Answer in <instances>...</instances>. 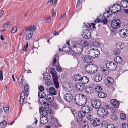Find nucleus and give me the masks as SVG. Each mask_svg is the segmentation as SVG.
<instances>
[{
	"label": "nucleus",
	"instance_id": "1",
	"mask_svg": "<svg viewBox=\"0 0 128 128\" xmlns=\"http://www.w3.org/2000/svg\"><path fill=\"white\" fill-rule=\"evenodd\" d=\"M74 100L76 104L80 106L85 104L87 101L86 97L82 94L76 95L75 97Z\"/></svg>",
	"mask_w": 128,
	"mask_h": 128
},
{
	"label": "nucleus",
	"instance_id": "2",
	"mask_svg": "<svg viewBox=\"0 0 128 128\" xmlns=\"http://www.w3.org/2000/svg\"><path fill=\"white\" fill-rule=\"evenodd\" d=\"M36 29V27L35 26L33 25L30 27L26 28L24 29L25 31V33L28 34L26 36V40H28L32 38L33 34V32H34Z\"/></svg>",
	"mask_w": 128,
	"mask_h": 128
},
{
	"label": "nucleus",
	"instance_id": "3",
	"mask_svg": "<svg viewBox=\"0 0 128 128\" xmlns=\"http://www.w3.org/2000/svg\"><path fill=\"white\" fill-rule=\"evenodd\" d=\"M85 68L86 72L88 73L92 74L96 72L98 70V68L96 65L92 64L89 65H86Z\"/></svg>",
	"mask_w": 128,
	"mask_h": 128
},
{
	"label": "nucleus",
	"instance_id": "4",
	"mask_svg": "<svg viewBox=\"0 0 128 128\" xmlns=\"http://www.w3.org/2000/svg\"><path fill=\"white\" fill-rule=\"evenodd\" d=\"M56 73V72L54 68L51 70L50 73L52 75L53 82L55 87L56 88H59V83L58 81V77Z\"/></svg>",
	"mask_w": 128,
	"mask_h": 128
},
{
	"label": "nucleus",
	"instance_id": "5",
	"mask_svg": "<svg viewBox=\"0 0 128 128\" xmlns=\"http://www.w3.org/2000/svg\"><path fill=\"white\" fill-rule=\"evenodd\" d=\"M98 114L101 117H104L108 115V111L107 110L103 108H100L98 110Z\"/></svg>",
	"mask_w": 128,
	"mask_h": 128
},
{
	"label": "nucleus",
	"instance_id": "6",
	"mask_svg": "<svg viewBox=\"0 0 128 128\" xmlns=\"http://www.w3.org/2000/svg\"><path fill=\"white\" fill-rule=\"evenodd\" d=\"M121 22V21L119 19L113 20L111 22L112 26L114 28H118L122 24Z\"/></svg>",
	"mask_w": 128,
	"mask_h": 128
},
{
	"label": "nucleus",
	"instance_id": "7",
	"mask_svg": "<svg viewBox=\"0 0 128 128\" xmlns=\"http://www.w3.org/2000/svg\"><path fill=\"white\" fill-rule=\"evenodd\" d=\"M121 9V7L120 5L116 4L110 6V10L113 13H116L119 12Z\"/></svg>",
	"mask_w": 128,
	"mask_h": 128
},
{
	"label": "nucleus",
	"instance_id": "8",
	"mask_svg": "<svg viewBox=\"0 0 128 128\" xmlns=\"http://www.w3.org/2000/svg\"><path fill=\"white\" fill-rule=\"evenodd\" d=\"M102 104V103L100 101L98 100H93L91 102L92 106L94 108L96 109H98L99 108Z\"/></svg>",
	"mask_w": 128,
	"mask_h": 128
},
{
	"label": "nucleus",
	"instance_id": "9",
	"mask_svg": "<svg viewBox=\"0 0 128 128\" xmlns=\"http://www.w3.org/2000/svg\"><path fill=\"white\" fill-rule=\"evenodd\" d=\"M28 92H25L24 91H22L20 95V106H22L25 96H28Z\"/></svg>",
	"mask_w": 128,
	"mask_h": 128
},
{
	"label": "nucleus",
	"instance_id": "10",
	"mask_svg": "<svg viewBox=\"0 0 128 128\" xmlns=\"http://www.w3.org/2000/svg\"><path fill=\"white\" fill-rule=\"evenodd\" d=\"M93 58L92 57L89 55H87L84 56L82 58L83 61L85 63L88 64L87 65H89L91 64L93 62L92 58Z\"/></svg>",
	"mask_w": 128,
	"mask_h": 128
},
{
	"label": "nucleus",
	"instance_id": "11",
	"mask_svg": "<svg viewBox=\"0 0 128 128\" xmlns=\"http://www.w3.org/2000/svg\"><path fill=\"white\" fill-rule=\"evenodd\" d=\"M106 66L108 69L111 70H114L117 67L116 64L114 62H108L106 64Z\"/></svg>",
	"mask_w": 128,
	"mask_h": 128
},
{
	"label": "nucleus",
	"instance_id": "12",
	"mask_svg": "<svg viewBox=\"0 0 128 128\" xmlns=\"http://www.w3.org/2000/svg\"><path fill=\"white\" fill-rule=\"evenodd\" d=\"M91 122L92 125L95 127L99 126L101 124L100 119L98 118H94Z\"/></svg>",
	"mask_w": 128,
	"mask_h": 128
},
{
	"label": "nucleus",
	"instance_id": "13",
	"mask_svg": "<svg viewBox=\"0 0 128 128\" xmlns=\"http://www.w3.org/2000/svg\"><path fill=\"white\" fill-rule=\"evenodd\" d=\"M84 32L82 36L84 38L88 39L90 37L91 33L89 30H84Z\"/></svg>",
	"mask_w": 128,
	"mask_h": 128
},
{
	"label": "nucleus",
	"instance_id": "14",
	"mask_svg": "<svg viewBox=\"0 0 128 128\" xmlns=\"http://www.w3.org/2000/svg\"><path fill=\"white\" fill-rule=\"evenodd\" d=\"M64 99L68 102H70L72 100L73 96L70 93H68L65 94L64 96Z\"/></svg>",
	"mask_w": 128,
	"mask_h": 128
},
{
	"label": "nucleus",
	"instance_id": "15",
	"mask_svg": "<svg viewBox=\"0 0 128 128\" xmlns=\"http://www.w3.org/2000/svg\"><path fill=\"white\" fill-rule=\"evenodd\" d=\"M38 96L40 98L39 100L40 102H41V101L43 100L46 99V98H45L46 95V94L43 92H39Z\"/></svg>",
	"mask_w": 128,
	"mask_h": 128
},
{
	"label": "nucleus",
	"instance_id": "16",
	"mask_svg": "<svg viewBox=\"0 0 128 128\" xmlns=\"http://www.w3.org/2000/svg\"><path fill=\"white\" fill-rule=\"evenodd\" d=\"M82 109V110L86 114L89 113L90 112V108L88 106L86 105L83 106Z\"/></svg>",
	"mask_w": 128,
	"mask_h": 128
},
{
	"label": "nucleus",
	"instance_id": "17",
	"mask_svg": "<svg viewBox=\"0 0 128 128\" xmlns=\"http://www.w3.org/2000/svg\"><path fill=\"white\" fill-rule=\"evenodd\" d=\"M48 119L46 116H42L40 119V122L42 124H44L48 122Z\"/></svg>",
	"mask_w": 128,
	"mask_h": 128
},
{
	"label": "nucleus",
	"instance_id": "18",
	"mask_svg": "<svg viewBox=\"0 0 128 128\" xmlns=\"http://www.w3.org/2000/svg\"><path fill=\"white\" fill-rule=\"evenodd\" d=\"M122 58L119 56L116 57L114 58V61L118 64H121L122 62Z\"/></svg>",
	"mask_w": 128,
	"mask_h": 128
},
{
	"label": "nucleus",
	"instance_id": "19",
	"mask_svg": "<svg viewBox=\"0 0 128 128\" xmlns=\"http://www.w3.org/2000/svg\"><path fill=\"white\" fill-rule=\"evenodd\" d=\"M93 88L92 87H88L85 88V92L86 94H92L94 92Z\"/></svg>",
	"mask_w": 128,
	"mask_h": 128
},
{
	"label": "nucleus",
	"instance_id": "20",
	"mask_svg": "<svg viewBox=\"0 0 128 128\" xmlns=\"http://www.w3.org/2000/svg\"><path fill=\"white\" fill-rule=\"evenodd\" d=\"M82 78L81 75L79 74H76L73 76L74 80L76 81H78L80 80L81 81Z\"/></svg>",
	"mask_w": 128,
	"mask_h": 128
},
{
	"label": "nucleus",
	"instance_id": "21",
	"mask_svg": "<svg viewBox=\"0 0 128 128\" xmlns=\"http://www.w3.org/2000/svg\"><path fill=\"white\" fill-rule=\"evenodd\" d=\"M46 99L48 102H50L54 101V97L52 95L48 94L47 96Z\"/></svg>",
	"mask_w": 128,
	"mask_h": 128
},
{
	"label": "nucleus",
	"instance_id": "22",
	"mask_svg": "<svg viewBox=\"0 0 128 128\" xmlns=\"http://www.w3.org/2000/svg\"><path fill=\"white\" fill-rule=\"evenodd\" d=\"M127 29H124L121 30L119 32V33L121 37H124L126 34Z\"/></svg>",
	"mask_w": 128,
	"mask_h": 128
},
{
	"label": "nucleus",
	"instance_id": "23",
	"mask_svg": "<svg viewBox=\"0 0 128 128\" xmlns=\"http://www.w3.org/2000/svg\"><path fill=\"white\" fill-rule=\"evenodd\" d=\"M102 78L101 75H98L95 76L94 80L96 82H100L102 80Z\"/></svg>",
	"mask_w": 128,
	"mask_h": 128
},
{
	"label": "nucleus",
	"instance_id": "24",
	"mask_svg": "<svg viewBox=\"0 0 128 128\" xmlns=\"http://www.w3.org/2000/svg\"><path fill=\"white\" fill-rule=\"evenodd\" d=\"M50 93L53 95H55L57 94V92L55 88L54 87H52L49 89Z\"/></svg>",
	"mask_w": 128,
	"mask_h": 128
},
{
	"label": "nucleus",
	"instance_id": "25",
	"mask_svg": "<svg viewBox=\"0 0 128 128\" xmlns=\"http://www.w3.org/2000/svg\"><path fill=\"white\" fill-rule=\"evenodd\" d=\"M124 46V44L121 42H119L117 43L116 48H117V49H118L120 50H121L123 48Z\"/></svg>",
	"mask_w": 128,
	"mask_h": 128
},
{
	"label": "nucleus",
	"instance_id": "26",
	"mask_svg": "<svg viewBox=\"0 0 128 128\" xmlns=\"http://www.w3.org/2000/svg\"><path fill=\"white\" fill-rule=\"evenodd\" d=\"M121 4L123 8H126L128 6V2L126 0H123L121 2Z\"/></svg>",
	"mask_w": 128,
	"mask_h": 128
},
{
	"label": "nucleus",
	"instance_id": "27",
	"mask_svg": "<svg viewBox=\"0 0 128 128\" xmlns=\"http://www.w3.org/2000/svg\"><path fill=\"white\" fill-rule=\"evenodd\" d=\"M88 78L86 76H83L82 78L81 82L82 84H86L88 82Z\"/></svg>",
	"mask_w": 128,
	"mask_h": 128
},
{
	"label": "nucleus",
	"instance_id": "28",
	"mask_svg": "<svg viewBox=\"0 0 128 128\" xmlns=\"http://www.w3.org/2000/svg\"><path fill=\"white\" fill-rule=\"evenodd\" d=\"M84 85L82 83H79L77 84L76 85V87L78 90H82L83 89Z\"/></svg>",
	"mask_w": 128,
	"mask_h": 128
},
{
	"label": "nucleus",
	"instance_id": "29",
	"mask_svg": "<svg viewBox=\"0 0 128 128\" xmlns=\"http://www.w3.org/2000/svg\"><path fill=\"white\" fill-rule=\"evenodd\" d=\"M48 101L46 99L43 100L40 102L42 104V105H44L45 107L48 108L49 107L50 104H49L47 102Z\"/></svg>",
	"mask_w": 128,
	"mask_h": 128
},
{
	"label": "nucleus",
	"instance_id": "30",
	"mask_svg": "<svg viewBox=\"0 0 128 128\" xmlns=\"http://www.w3.org/2000/svg\"><path fill=\"white\" fill-rule=\"evenodd\" d=\"M83 50V47L80 45H78V49L77 50V54H80L82 52Z\"/></svg>",
	"mask_w": 128,
	"mask_h": 128
},
{
	"label": "nucleus",
	"instance_id": "31",
	"mask_svg": "<svg viewBox=\"0 0 128 128\" xmlns=\"http://www.w3.org/2000/svg\"><path fill=\"white\" fill-rule=\"evenodd\" d=\"M98 95L99 97L101 98H105L107 96V95L105 92H99Z\"/></svg>",
	"mask_w": 128,
	"mask_h": 128
},
{
	"label": "nucleus",
	"instance_id": "32",
	"mask_svg": "<svg viewBox=\"0 0 128 128\" xmlns=\"http://www.w3.org/2000/svg\"><path fill=\"white\" fill-rule=\"evenodd\" d=\"M90 44L92 46L97 47L99 46V43L96 41L94 42H91Z\"/></svg>",
	"mask_w": 128,
	"mask_h": 128
},
{
	"label": "nucleus",
	"instance_id": "33",
	"mask_svg": "<svg viewBox=\"0 0 128 128\" xmlns=\"http://www.w3.org/2000/svg\"><path fill=\"white\" fill-rule=\"evenodd\" d=\"M95 49L94 48L91 49L89 51V53L90 54L89 56H90L92 57L93 58H95V57H94V52Z\"/></svg>",
	"mask_w": 128,
	"mask_h": 128
},
{
	"label": "nucleus",
	"instance_id": "34",
	"mask_svg": "<svg viewBox=\"0 0 128 128\" xmlns=\"http://www.w3.org/2000/svg\"><path fill=\"white\" fill-rule=\"evenodd\" d=\"M44 78L45 80H49L51 78V77L49 74H44Z\"/></svg>",
	"mask_w": 128,
	"mask_h": 128
},
{
	"label": "nucleus",
	"instance_id": "35",
	"mask_svg": "<svg viewBox=\"0 0 128 128\" xmlns=\"http://www.w3.org/2000/svg\"><path fill=\"white\" fill-rule=\"evenodd\" d=\"M100 54V51L98 49H95L94 52V56L96 58H97L98 57Z\"/></svg>",
	"mask_w": 128,
	"mask_h": 128
},
{
	"label": "nucleus",
	"instance_id": "36",
	"mask_svg": "<svg viewBox=\"0 0 128 128\" xmlns=\"http://www.w3.org/2000/svg\"><path fill=\"white\" fill-rule=\"evenodd\" d=\"M78 49V45L76 46L75 45L72 48V50L73 52L77 54V50Z\"/></svg>",
	"mask_w": 128,
	"mask_h": 128
},
{
	"label": "nucleus",
	"instance_id": "37",
	"mask_svg": "<svg viewBox=\"0 0 128 128\" xmlns=\"http://www.w3.org/2000/svg\"><path fill=\"white\" fill-rule=\"evenodd\" d=\"M78 116L80 118H83L85 117L86 114L83 111L79 112L78 113Z\"/></svg>",
	"mask_w": 128,
	"mask_h": 128
},
{
	"label": "nucleus",
	"instance_id": "38",
	"mask_svg": "<svg viewBox=\"0 0 128 128\" xmlns=\"http://www.w3.org/2000/svg\"><path fill=\"white\" fill-rule=\"evenodd\" d=\"M62 51L66 53L70 51V48H69L68 47H67L65 46L63 48Z\"/></svg>",
	"mask_w": 128,
	"mask_h": 128
},
{
	"label": "nucleus",
	"instance_id": "39",
	"mask_svg": "<svg viewBox=\"0 0 128 128\" xmlns=\"http://www.w3.org/2000/svg\"><path fill=\"white\" fill-rule=\"evenodd\" d=\"M76 121L78 123H80V124H82L83 123H85L86 122L83 120L82 118L80 117L76 119Z\"/></svg>",
	"mask_w": 128,
	"mask_h": 128
},
{
	"label": "nucleus",
	"instance_id": "40",
	"mask_svg": "<svg viewBox=\"0 0 128 128\" xmlns=\"http://www.w3.org/2000/svg\"><path fill=\"white\" fill-rule=\"evenodd\" d=\"M120 50L118 49H117L116 48V49L114 50V54L116 55H119L120 54V50Z\"/></svg>",
	"mask_w": 128,
	"mask_h": 128
},
{
	"label": "nucleus",
	"instance_id": "41",
	"mask_svg": "<svg viewBox=\"0 0 128 128\" xmlns=\"http://www.w3.org/2000/svg\"><path fill=\"white\" fill-rule=\"evenodd\" d=\"M106 80L110 83L111 84H112L114 82V81L113 79L111 77H108V79H106Z\"/></svg>",
	"mask_w": 128,
	"mask_h": 128
},
{
	"label": "nucleus",
	"instance_id": "42",
	"mask_svg": "<svg viewBox=\"0 0 128 128\" xmlns=\"http://www.w3.org/2000/svg\"><path fill=\"white\" fill-rule=\"evenodd\" d=\"M120 117L122 120H124L126 119V115L124 114H121L120 115Z\"/></svg>",
	"mask_w": 128,
	"mask_h": 128
},
{
	"label": "nucleus",
	"instance_id": "43",
	"mask_svg": "<svg viewBox=\"0 0 128 128\" xmlns=\"http://www.w3.org/2000/svg\"><path fill=\"white\" fill-rule=\"evenodd\" d=\"M10 26L11 24L9 22H7L4 24L2 27V28H4V27L7 28L8 27H9Z\"/></svg>",
	"mask_w": 128,
	"mask_h": 128
},
{
	"label": "nucleus",
	"instance_id": "44",
	"mask_svg": "<svg viewBox=\"0 0 128 128\" xmlns=\"http://www.w3.org/2000/svg\"><path fill=\"white\" fill-rule=\"evenodd\" d=\"M54 121V122L53 123V125L54 126L57 127L59 126H60V124H58V120L56 119V120H55Z\"/></svg>",
	"mask_w": 128,
	"mask_h": 128
},
{
	"label": "nucleus",
	"instance_id": "45",
	"mask_svg": "<svg viewBox=\"0 0 128 128\" xmlns=\"http://www.w3.org/2000/svg\"><path fill=\"white\" fill-rule=\"evenodd\" d=\"M116 108H118L119 107L120 105V102L117 100L114 103V104L112 105Z\"/></svg>",
	"mask_w": 128,
	"mask_h": 128
},
{
	"label": "nucleus",
	"instance_id": "46",
	"mask_svg": "<svg viewBox=\"0 0 128 128\" xmlns=\"http://www.w3.org/2000/svg\"><path fill=\"white\" fill-rule=\"evenodd\" d=\"M73 86L72 84L70 82H69V86L67 87L66 86V89L68 90H72V88H73Z\"/></svg>",
	"mask_w": 128,
	"mask_h": 128
},
{
	"label": "nucleus",
	"instance_id": "47",
	"mask_svg": "<svg viewBox=\"0 0 128 128\" xmlns=\"http://www.w3.org/2000/svg\"><path fill=\"white\" fill-rule=\"evenodd\" d=\"M29 86L28 85L26 84L24 86V89L25 90V92H28L29 90Z\"/></svg>",
	"mask_w": 128,
	"mask_h": 128
},
{
	"label": "nucleus",
	"instance_id": "48",
	"mask_svg": "<svg viewBox=\"0 0 128 128\" xmlns=\"http://www.w3.org/2000/svg\"><path fill=\"white\" fill-rule=\"evenodd\" d=\"M51 18L50 17L48 18H45V22L46 23H48L51 22Z\"/></svg>",
	"mask_w": 128,
	"mask_h": 128
},
{
	"label": "nucleus",
	"instance_id": "49",
	"mask_svg": "<svg viewBox=\"0 0 128 128\" xmlns=\"http://www.w3.org/2000/svg\"><path fill=\"white\" fill-rule=\"evenodd\" d=\"M83 43L82 46L85 47H87L88 46L89 44L88 43V42L87 41L84 42L83 41L82 42Z\"/></svg>",
	"mask_w": 128,
	"mask_h": 128
},
{
	"label": "nucleus",
	"instance_id": "50",
	"mask_svg": "<svg viewBox=\"0 0 128 128\" xmlns=\"http://www.w3.org/2000/svg\"><path fill=\"white\" fill-rule=\"evenodd\" d=\"M100 22L102 23L103 22L104 24H106L108 22V20L106 18H104L102 20H100Z\"/></svg>",
	"mask_w": 128,
	"mask_h": 128
},
{
	"label": "nucleus",
	"instance_id": "51",
	"mask_svg": "<svg viewBox=\"0 0 128 128\" xmlns=\"http://www.w3.org/2000/svg\"><path fill=\"white\" fill-rule=\"evenodd\" d=\"M56 70L59 72H62V70L59 65H57L56 66Z\"/></svg>",
	"mask_w": 128,
	"mask_h": 128
},
{
	"label": "nucleus",
	"instance_id": "52",
	"mask_svg": "<svg viewBox=\"0 0 128 128\" xmlns=\"http://www.w3.org/2000/svg\"><path fill=\"white\" fill-rule=\"evenodd\" d=\"M40 114L42 115V116H46V115H48V113L46 110H44Z\"/></svg>",
	"mask_w": 128,
	"mask_h": 128
},
{
	"label": "nucleus",
	"instance_id": "53",
	"mask_svg": "<svg viewBox=\"0 0 128 128\" xmlns=\"http://www.w3.org/2000/svg\"><path fill=\"white\" fill-rule=\"evenodd\" d=\"M3 108L4 112L6 113H8L9 112V109L8 107L6 106H4Z\"/></svg>",
	"mask_w": 128,
	"mask_h": 128
},
{
	"label": "nucleus",
	"instance_id": "54",
	"mask_svg": "<svg viewBox=\"0 0 128 128\" xmlns=\"http://www.w3.org/2000/svg\"><path fill=\"white\" fill-rule=\"evenodd\" d=\"M95 24L94 23L90 24L89 28L88 29L90 30H92L93 28H95Z\"/></svg>",
	"mask_w": 128,
	"mask_h": 128
},
{
	"label": "nucleus",
	"instance_id": "55",
	"mask_svg": "<svg viewBox=\"0 0 128 128\" xmlns=\"http://www.w3.org/2000/svg\"><path fill=\"white\" fill-rule=\"evenodd\" d=\"M122 128H128V124L127 123H124L122 124Z\"/></svg>",
	"mask_w": 128,
	"mask_h": 128
},
{
	"label": "nucleus",
	"instance_id": "56",
	"mask_svg": "<svg viewBox=\"0 0 128 128\" xmlns=\"http://www.w3.org/2000/svg\"><path fill=\"white\" fill-rule=\"evenodd\" d=\"M52 16L53 17H55L56 15V9H54L52 11Z\"/></svg>",
	"mask_w": 128,
	"mask_h": 128
},
{
	"label": "nucleus",
	"instance_id": "57",
	"mask_svg": "<svg viewBox=\"0 0 128 128\" xmlns=\"http://www.w3.org/2000/svg\"><path fill=\"white\" fill-rule=\"evenodd\" d=\"M17 28L16 27H14L13 28L12 30L11 31L12 33H14L17 32Z\"/></svg>",
	"mask_w": 128,
	"mask_h": 128
},
{
	"label": "nucleus",
	"instance_id": "58",
	"mask_svg": "<svg viewBox=\"0 0 128 128\" xmlns=\"http://www.w3.org/2000/svg\"><path fill=\"white\" fill-rule=\"evenodd\" d=\"M85 0H78L77 4L76 6V7H78L80 6V4L83 2Z\"/></svg>",
	"mask_w": 128,
	"mask_h": 128
},
{
	"label": "nucleus",
	"instance_id": "59",
	"mask_svg": "<svg viewBox=\"0 0 128 128\" xmlns=\"http://www.w3.org/2000/svg\"><path fill=\"white\" fill-rule=\"evenodd\" d=\"M3 79V71L1 70L0 71V80L2 81Z\"/></svg>",
	"mask_w": 128,
	"mask_h": 128
},
{
	"label": "nucleus",
	"instance_id": "60",
	"mask_svg": "<svg viewBox=\"0 0 128 128\" xmlns=\"http://www.w3.org/2000/svg\"><path fill=\"white\" fill-rule=\"evenodd\" d=\"M111 117L112 119L114 120H116L117 119V116L114 114H112L111 115Z\"/></svg>",
	"mask_w": 128,
	"mask_h": 128
},
{
	"label": "nucleus",
	"instance_id": "61",
	"mask_svg": "<svg viewBox=\"0 0 128 128\" xmlns=\"http://www.w3.org/2000/svg\"><path fill=\"white\" fill-rule=\"evenodd\" d=\"M23 76H21L18 78V83L22 82L23 81Z\"/></svg>",
	"mask_w": 128,
	"mask_h": 128
},
{
	"label": "nucleus",
	"instance_id": "62",
	"mask_svg": "<svg viewBox=\"0 0 128 128\" xmlns=\"http://www.w3.org/2000/svg\"><path fill=\"white\" fill-rule=\"evenodd\" d=\"M102 72L103 73L106 75L108 74L109 73V71L107 70H106L103 69Z\"/></svg>",
	"mask_w": 128,
	"mask_h": 128
},
{
	"label": "nucleus",
	"instance_id": "63",
	"mask_svg": "<svg viewBox=\"0 0 128 128\" xmlns=\"http://www.w3.org/2000/svg\"><path fill=\"white\" fill-rule=\"evenodd\" d=\"M88 119L90 120L91 121V122H92V120H93V117L92 116V115L90 114H88Z\"/></svg>",
	"mask_w": 128,
	"mask_h": 128
},
{
	"label": "nucleus",
	"instance_id": "64",
	"mask_svg": "<svg viewBox=\"0 0 128 128\" xmlns=\"http://www.w3.org/2000/svg\"><path fill=\"white\" fill-rule=\"evenodd\" d=\"M107 128H115L114 126L112 124H109L107 126Z\"/></svg>",
	"mask_w": 128,
	"mask_h": 128
}]
</instances>
